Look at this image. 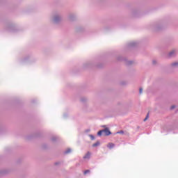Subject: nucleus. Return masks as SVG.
I'll return each mask as SVG.
<instances>
[{
  "label": "nucleus",
  "mask_w": 178,
  "mask_h": 178,
  "mask_svg": "<svg viewBox=\"0 0 178 178\" xmlns=\"http://www.w3.org/2000/svg\"><path fill=\"white\" fill-rule=\"evenodd\" d=\"M102 133H104V131H103V130L99 131L97 133V136H102Z\"/></svg>",
  "instance_id": "f8f14e48"
},
{
  "label": "nucleus",
  "mask_w": 178,
  "mask_h": 178,
  "mask_svg": "<svg viewBox=\"0 0 178 178\" xmlns=\"http://www.w3.org/2000/svg\"><path fill=\"white\" fill-rule=\"evenodd\" d=\"M149 118V114L147 115L146 118L144 119V122L147 121Z\"/></svg>",
  "instance_id": "dca6fc26"
},
{
  "label": "nucleus",
  "mask_w": 178,
  "mask_h": 178,
  "mask_svg": "<svg viewBox=\"0 0 178 178\" xmlns=\"http://www.w3.org/2000/svg\"><path fill=\"white\" fill-rule=\"evenodd\" d=\"M152 66H159V61H158V60L153 59L152 60Z\"/></svg>",
  "instance_id": "0eeeda50"
},
{
  "label": "nucleus",
  "mask_w": 178,
  "mask_h": 178,
  "mask_svg": "<svg viewBox=\"0 0 178 178\" xmlns=\"http://www.w3.org/2000/svg\"><path fill=\"white\" fill-rule=\"evenodd\" d=\"M133 15H136V11H133Z\"/></svg>",
  "instance_id": "5701e85b"
},
{
  "label": "nucleus",
  "mask_w": 178,
  "mask_h": 178,
  "mask_svg": "<svg viewBox=\"0 0 178 178\" xmlns=\"http://www.w3.org/2000/svg\"><path fill=\"white\" fill-rule=\"evenodd\" d=\"M127 65H128V66H136L137 62L134 60H127Z\"/></svg>",
  "instance_id": "39448f33"
},
{
  "label": "nucleus",
  "mask_w": 178,
  "mask_h": 178,
  "mask_svg": "<svg viewBox=\"0 0 178 178\" xmlns=\"http://www.w3.org/2000/svg\"><path fill=\"white\" fill-rule=\"evenodd\" d=\"M26 60V58L22 60V62H24Z\"/></svg>",
  "instance_id": "412c9836"
},
{
  "label": "nucleus",
  "mask_w": 178,
  "mask_h": 178,
  "mask_svg": "<svg viewBox=\"0 0 178 178\" xmlns=\"http://www.w3.org/2000/svg\"><path fill=\"white\" fill-rule=\"evenodd\" d=\"M72 150L70 149H67V151L65 152V154H69V152H71Z\"/></svg>",
  "instance_id": "2eb2a0df"
},
{
  "label": "nucleus",
  "mask_w": 178,
  "mask_h": 178,
  "mask_svg": "<svg viewBox=\"0 0 178 178\" xmlns=\"http://www.w3.org/2000/svg\"><path fill=\"white\" fill-rule=\"evenodd\" d=\"M97 145H98V143L93 144V147H97Z\"/></svg>",
  "instance_id": "aec40b11"
},
{
  "label": "nucleus",
  "mask_w": 178,
  "mask_h": 178,
  "mask_svg": "<svg viewBox=\"0 0 178 178\" xmlns=\"http://www.w3.org/2000/svg\"><path fill=\"white\" fill-rule=\"evenodd\" d=\"M108 148H109V149H112V148H113V147H115V145L112 143H110L107 145Z\"/></svg>",
  "instance_id": "9b49d317"
},
{
  "label": "nucleus",
  "mask_w": 178,
  "mask_h": 178,
  "mask_svg": "<svg viewBox=\"0 0 178 178\" xmlns=\"http://www.w3.org/2000/svg\"><path fill=\"white\" fill-rule=\"evenodd\" d=\"M171 109H175V106H171Z\"/></svg>",
  "instance_id": "4be33fe9"
},
{
  "label": "nucleus",
  "mask_w": 178,
  "mask_h": 178,
  "mask_svg": "<svg viewBox=\"0 0 178 178\" xmlns=\"http://www.w3.org/2000/svg\"><path fill=\"white\" fill-rule=\"evenodd\" d=\"M124 132L123 131H120L117 132V134H123Z\"/></svg>",
  "instance_id": "4468645a"
},
{
  "label": "nucleus",
  "mask_w": 178,
  "mask_h": 178,
  "mask_svg": "<svg viewBox=\"0 0 178 178\" xmlns=\"http://www.w3.org/2000/svg\"><path fill=\"white\" fill-rule=\"evenodd\" d=\"M84 175H87V173H90V170H86L84 171Z\"/></svg>",
  "instance_id": "ddd939ff"
},
{
  "label": "nucleus",
  "mask_w": 178,
  "mask_h": 178,
  "mask_svg": "<svg viewBox=\"0 0 178 178\" xmlns=\"http://www.w3.org/2000/svg\"><path fill=\"white\" fill-rule=\"evenodd\" d=\"M139 92H140V94H143V88H140Z\"/></svg>",
  "instance_id": "6ab92c4d"
},
{
  "label": "nucleus",
  "mask_w": 178,
  "mask_h": 178,
  "mask_svg": "<svg viewBox=\"0 0 178 178\" xmlns=\"http://www.w3.org/2000/svg\"><path fill=\"white\" fill-rule=\"evenodd\" d=\"M177 55V49H172L171 51L168 53V58H175Z\"/></svg>",
  "instance_id": "f03ea898"
},
{
  "label": "nucleus",
  "mask_w": 178,
  "mask_h": 178,
  "mask_svg": "<svg viewBox=\"0 0 178 178\" xmlns=\"http://www.w3.org/2000/svg\"><path fill=\"white\" fill-rule=\"evenodd\" d=\"M50 22L53 24H59L62 22V15L59 12H55L50 16Z\"/></svg>",
  "instance_id": "f257e3e1"
},
{
  "label": "nucleus",
  "mask_w": 178,
  "mask_h": 178,
  "mask_svg": "<svg viewBox=\"0 0 178 178\" xmlns=\"http://www.w3.org/2000/svg\"><path fill=\"white\" fill-rule=\"evenodd\" d=\"M67 19H68L70 22H73V21L76 20V15H74V14H70V15L67 16Z\"/></svg>",
  "instance_id": "20e7f679"
},
{
  "label": "nucleus",
  "mask_w": 178,
  "mask_h": 178,
  "mask_svg": "<svg viewBox=\"0 0 178 178\" xmlns=\"http://www.w3.org/2000/svg\"><path fill=\"white\" fill-rule=\"evenodd\" d=\"M87 65H88V66H92V63H88Z\"/></svg>",
  "instance_id": "a211bd4d"
},
{
  "label": "nucleus",
  "mask_w": 178,
  "mask_h": 178,
  "mask_svg": "<svg viewBox=\"0 0 178 178\" xmlns=\"http://www.w3.org/2000/svg\"><path fill=\"white\" fill-rule=\"evenodd\" d=\"M163 27V22H157L154 24L155 30H159Z\"/></svg>",
  "instance_id": "7ed1b4c3"
},
{
  "label": "nucleus",
  "mask_w": 178,
  "mask_h": 178,
  "mask_svg": "<svg viewBox=\"0 0 178 178\" xmlns=\"http://www.w3.org/2000/svg\"><path fill=\"white\" fill-rule=\"evenodd\" d=\"M137 42H134V41H132V42H129L128 43V47L129 48H133V47H137Z\"/></svg>",
  "instance_id": "423d86ee"
},
{
  "label": "nucleus",
  "mask_w": 178,
  "mask_h": 178,
  "mask_svg": "<svg viewBox=\"0 0 178 178\" xmlns=\"http://www.w3.org/2000/svg\"><path fill=\"white\" fill-rule=\"evenodd\" d=\"M90 137L91 138V140H94L95 138L94 137V136L92 135H90Z\"/></svg>",
  "instance_id": "f3484780"
},
{
  "label": "nucleus",
  "mask_w": 178,
  "mask_h": 178,
  "mask_svg": "<svg viewBox=\"0 0 178 178\" xmlns=\"http://www.w3.org/2000/svg\"><path fill=\"white\" fill-rule=\"evenodd\" d=\"M91 156V153L90 152H88L86 154L83 156L84 159H90V156Z\"/></svg>",
  "instance_id": "9d476101"
},
{
  "label": "nucleus",
  "mask_w": 178,
  "mask_h": 178,
  "mask_svg": "<svg viewBox=\"0 0 178 178\" xmlns=\"http://www.w3.org/2000/svg\"><path fill=\"white\" fill-rule=\"evenodd\" d=\"M103 133H104L105 136H111V131H109L108 128H106L105 129H104Z\"/></svg>",
  "instance_id": "6e6552de"
},
{
  "label": "nucleus",
  "mask_w": 178,
  "mask_h": 178,
  "mask_svg": "<svg viewBox=\"0 0 178 178\" xmlns=\"http://www.w3.org/2000/svg\"><path fill=\"white\" fill-rule=\"evenodd\" d=\"M171 67H178V60L174 61L170 64Z\"/></svg>",
  "instance_id": "1a4fd4ad"
}]
</instances>
